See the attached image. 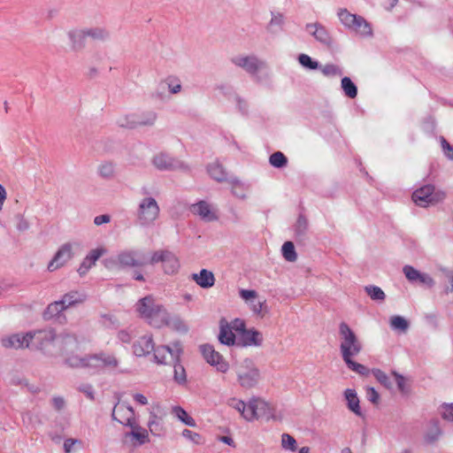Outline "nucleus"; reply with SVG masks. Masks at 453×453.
<instances>
[{
  "mask_svg": "<svg viewBox=\"0 0 453 453\" xmlns=\"http://www.w3.org/2000/svg\"><path fill=\"white\" fill-rule=\"evenodd\" d=\"M30 348L53 355L56 352L67 353L77 348L78 342L74 335L63 334L56 336L52 329L30 332Z\"/></svg>",
  "mask_w": 453,
  "mask_h": 453,
  "instance_id": "obj_1",
  "label": "nucleus"
},
{
  "mask_svg": "<svg viewBox=\"0 0 453 453\" xmlns=\"http://www.w3.org/2000/svg\"><path fill=\"white\" fill-rule=\"evenodd\" d=\"M65 363L71 367H82L95 370L103 368L117 370L119 366V361L117 357L114 354L106 352L86 355L82 357L72 355L66 357Z\"/></svg>",
  "mask_w": 453,
  "mask_h": 453,
  "instance_id": "obj_2",
  "label": "nucleus"
},
{
  "mask_svg": "<svg viewBox=\"0 0 453 453\" xmlns=\"http://www.w3.org/2000/svg\"><path fill=\"white\" fill-rule=\"evenodd\" d=\"M136 311L152 326L162 327L166 321V309L157 303L151 296L140 299L136 303Z\"/></svg>",
  "mask_w": 453,
  "mask_h": 453,
  "instance_id": "obj_3",
  "label": "nucleus"
},
{
  "mask_svg": "<svg viewBox=\"0 0 453 453\" xmlns=\"http://www.w3.org/2000/svg\"><path fill=\"white\" fill-rule=\"evenodd\" d=\"M234 372L239 386L244 389L257 388L262 380L258 366L253 359L249 357L238 362Z\"/></svg>",
  "mask_w": 453,
  "mask_h": 453,
  "instance_id": "obj_4",
  "label": "nucleus"
},
{
  "mask_svg": "<svg viewBox=\"0 0 453 453\" xmlns=\"http://www.w3.org/2000/svg\"><path fill=\"white\" fill-rule=\"evenodd\" d=\"M339 336L340 351L343 361L353 358L361 352L362 343L347 323H340Z\"/></svg>",
  "mask_w": 453,
  "mask_h": 453,
  "instance_id": "obj_5",
  "label": "nucleus"
},
{
  "mask_svg": "<svg viewBox=\"0 0 453 453\" xmlns=\"http://www.w3.org/2000/svg\"><path fill=\"white\" fill-rule=\"evenodd\" d=\"M160 208L155 198L145 196L138 203L136 211L137 224L142 227L154 226L159 218Z\"/></svg>",
  "mask_w": 453,
  "mask_h": 453,
  "instance_id": "obj_6",
  "label": "nucleus"
},
{
  "mask_svg": "<svg viewBox=\"0 0 453 453\" xmlns=\"http://www.w3.org/2000/svg\"><path fill=\"white\" fill-rule=\"evenodd\" d=\"M337 16L346 28L354 31L361 36L372 35L371 26L362 16L350 13L345 8L339 9Z\"/></svg>",
  "mask_w": 453,
  "mask_h": 453,
  "instance_id": "obj_7",
  "label": "nucleus"
},
{
  "mask_svg": "<svg viewBox=\"0 0 453 453\" xmlns=\"http://www.w3.org/2000/svg\"><path fill=\"white\" fill-rule=\"evenodd\" d=\"M446 197L444 191L436 189L434 185L426 184L416 189L412 194L413 202L420 207L434 205Z\"/></svg>",
  "mask_w": 453,
  "mask_h": 453,
  "instance_id": "obj_8",
  "label": "nucleus"
},
{
  "mask_svg": "<svg viewBox=\"0 0 453 453\" xmlns=\"http://www.w3.org/2000/svg\"><path fill=\"white\" fill-rule=\"evenodd\" d=\"M231 62L254 77L257 82H260V77L257 75L258 73L267 66L265 61L258 58L256 55L234 56L231 58Z\"/></svg>",
  "mask_w": 453,
  "mask_h": 453,
  "instance_id": "obj_9",
  "label": "nucleus"
},
{
  "mask_svg": "<svg viewBox=\"0 0 453 453\" xmlns=\"http://www.w3.org/2000/svg\"><path fill=\"white\" fill-rule=\"evenodd\" d=\"M80 247L81 244L77 242H65L62 244L49 263L48 270L50 272H54L63 267L73 257L75 250L80 249Z\"/></svg>",
  "mask_w": 453,
  "mask_h": 453,
  "instance_id": "obj_10",
  "label": "nucleus"
},
{
  "mask_svg": "<svg viewBox=\"0 0 453 453\" xmlns=\"http://www.w3.org/2000/svg\"><path fill=\"white\" fill-rule=\"evenodd\" d=\"M240 297L247 303L250 311L259 318H264L268 313L265 299H259L257 292L252 289H240Z\"/></svg>",
  "mask_w": 453,
  "mask_h": 453,
  "instance_id": "obj_11",
  "label": "nucleus"
},
{
  "mask_svg": "<svg viewBox=\"0 0 453 453\" xmlns=\"http://www.w3.org/2000/svg\"><path fill=\"white\" fill-rule=\"evenodd\" d=\"M247 421H252L260 417H265L267 420L275 419L273 408L261 398H252L250 400V409L247 411Z\"/></svg>",
  "mask_w": 453,
  "mask_h": 453,
  "instance_id": "obj_12",
  "label": "nucleus"
},
{
  "mask_svg": "<svg viewBox=\"0 0 453 453\" xmlns=\"http://www.w3.org/2000/svg\"><path fill=\"white\" fill-rule=\"evenodd\" d=\"M154 358L157 364L167 365L173 362L178 361L180 358L182 349L179 343L173 344V348L169 346L162 345L157 348L154 347Z\"/></svg>",
  "mask_w": 453,
  "mask_h": 453,
  "instance_id": "obj_13",
  "label": "nucleus"
},
{
  "mask_svg": "<svg viewBox=\"0 0 453 453\" xmlns=\"http://www.w3.org/2000/svg\"><path fill=\"white\" fill-rule=\"evenodd\" d=\"M201 352L208 364L215 366L220 372H226L229 369L228 363L224 359L222 355L216 351L210 344L201 346Z\"/></svg>",
  "mask_w": 453,
  "mask_h": 453,
  "instance_id": "obj_14",
  "label": "nucleus"
},
{
  "mask_svg": "<svg viewBox=\"0 0 453 453\" xmlns=\"http://www.w3.org/2000/svg\"><path fill=\"white\" fill-rule=\"evenodd\" d=\"M151 164L159 171H173L184 167V164L179 159L165 152H159L151 158Z\"/></svg>",
  "mask_w": 453,
  "mask_h": 453,
  "instance_id": "obj_15",
  "label": "nucleus"
},
{
  "mask_svg": "<svg viewBox=\"0 0 453 453\" xmlns=\"http://www.w3.org/2000/svg\"><path fill=\"white\" fill-rule=\"evenodd\" d=\"M112 418L126 426H133L136 423L134 409L126 404H116L112 411Z\"/></svg>",
  "mask_w": 453,
  "mask_h": 453,
  "instance_id": "obj_16",
  "label": "nucleus"
},
{
  "mask_svg": "<svg viewBox=\"0 0 453 453\" xmlns=\"http://www.w3.org/2000/svg\"><path fill=\"white\" fill-rule=\"evenodd\" d=\"M306 31L312 35L315 40L326 46H331L334 42L333 37L325 26L319 22L309 23L305 26Z\"/></svg>",
  "mask_w": 453,
  "mask_h": 453,
  "instance_id": "obj_17",
  "label": "nucleus"
},
{
  "mask_svg": "<svg viewBox=\"0 0 453 453\" xmlns=\"http://www.w3.org/2000/svg\"><path fill=\"white\" fill-rule=\"evenodd\" d=\"M190 211L205 222H211L218 219L216 210L206 201H199L191 204Z\"/></svg>",
  "mask_w": 453,
  "mask_h": 453,
  "instance_id": "obj_18",
  "label": "nucleus"
},
{
  "mask_svg": "<svg viewBox=\"0 0 453 453\" xmlns=\"http://www.w3.org/2000/svg\"><path fill=\"white\" fill-rule=\"evenodd\" d=\"M403 272L411 283H418L428 288L434 285V280L429 274L420 273L411 265H404Z\"/></svg>",
  "mask_w": 453,
  "mask_h": 453,
  "instance_id": "obj_19",
  "label": "nucleus"
},
{
  "mask_svg": "<svg viewBox=\"0 0 453 453\" xmlns=\"http://www.w3.org/2000/svg\"><path fill=\"white\" fill-rule=\"evenodd\" d=\"M118 263L124 267H136L146 265L141 258V252L138 250H125L120 252L117 257Z\"/></svg>",
  "mask_w": 453,
  "mask_h": 453,
  "instance_id": "obj_20",
  "label": "nucleus"
},
{
  "mask_svg": "<svg viewBox=\"0 0 453 453\" xmlns=\"http://www.w3.org/2000/svg\"><path fill=\"white\" fill-rule=\"evenodd\" d=\"M263 341V335L259 331L254 328L245 329L241 334H239L237 344L242 347H259L262 345Z\"/></svg>",
  "mask_w": 453,
  "mask_h": 453,
  "instance_id": "obj_21",
  "label": "nucleus"
},
{
  "mask_svg": "<svg viewBox=\"0 0 453 453\" xmlns=\"http://www.w3.org/2000/svg\"><path fill=\"white\" fill-rule=\"evenodd\" d=\"M105 253L106 249L104 247L91 250L80 265V267L77 270L78 273L81 276L85 275L89 269L96 265V262Z\"/></svg>",
  "mask_w": 453,
  "mask_h": 453,
  "instance_id": "obj_22",
  "label": "nucleus"
},
{
  "mask_svg": "<svg viewBox=\"0 0 453 453\" xmlns=\"http://www.w3.org/2000/svg\"><path fill=\"white\" fill-rule=\"evenodd\" d=\"M154 345L152 335L145 334L134 342L133 352L136 357H145L152 352Z\"/></svg>",
  "mask_w": 453,
  "mask_h": 453,
  "instance_id": "obj_23",
  "label": "nucleus"
},
{
  "mask_svg": "<svg viewBox=\"0 0 453 453\" xmlns=\"http://www.w3.org/2000/svg\"><path fill=\"white\" fill-rule=\"evenodd\" d=\"M30 332L26 334H14L2 340L3 346L5 348H30Z\"/></svg>",
  "mask_w": 453,
  "mask_h": 453,
  "instance_id": "obj_24",
  "label": "nucleus"
},
{
  "mask_svg": "<svg viewBox=\"0 0 453 453\" xmlns=\"http://www.w3.org/2000/svg\"><path fill=\"white\" fill-rule=\"evenodd\" d=\"M132 431L126 434V437H129L134 441V446H142L150 441L149 432L134 423V426H130Z\"/></svg>",
  "mask_w": 453,
  "mask_h": 453,
  "instance_id": "obj_25",
  "label": "nucleus"
},
{
  "mask_svg": "<svg viewBox=\"0 0 453 453\" xmlns=\"http://www.w3.org/2000/svg\"><path fill=\"white\" fill-rule=\"evenodd\" d=\"M191 279L203 288H211L215 284L213 273L207 269H202L198 273H193Z\"/></svg>",
  "mask_w": 453,
  "mask_h": 453,
  "instance_id": "obj_26",
  "label": "nucleus"
},
{
  "mask_svg": "<svg viewBox=\"0 0 453 453\" xmlns=\"http://www.w3.org/2000/svg\"><path fill=\"white\" fill-rule=\"evenodd\" d=\"M218 338L220 343L226 346H233L236 342V337L234 331L230 327L229 324L223 319L220 321L219 334Z\"/></svg>",
  "mask_w": 453,
  "mask_h": 453,
  "instance_id": "obj_27",
  "label": "nucleus"
},
{
  "mask_svg": "<svg viewBox=\"0 0 453 453\" xmlns=\"http://www.w3.org/2000/svg\"><path fill=\"white\" fill-rule=\"evenodd\" d=\"M207 172L209 175L218 182H225L230 180L227 178L226 169L218 160L207 165Z\"/></svg>",
  "mask_w": 453,
  "mask_h": 453,
  "instance_id": "obj_28",
  "label": "nucleus"
},
{
  "mask_svg": "<svg viewBox=\"0 0 453 453\" xmlns=\"http://www.w3.org/2000/svg\"><path fill=\"white\" fill-rule=\"evenodd\" d=\"M68 38L71 42L72 48L74 50L84 48L86 39L88 38L86 34V28L73 29L68 32Z\"/></svg>",
  "mask_w": 453,
  "mask_h": 453,
  "instance_id": "obj_29",
  "label": "nucleus"
},
{
  "mask_svg": "<svg viewBox=\"0 0 453 453\" xmlns=\"http://www.w3.org/2000/svg\"><path fill=\"white\" fill-rule=\"evenodd\" d=\"M442 435V430L437 420H432L425 433L424 440L427 444H434Z\"/></svg>",
  "mask_w": 453,
  "mask_h": 453,
  "instance_id": "obj_30",
  "label": "nucleus"
},
{
  "mask_svg": "<svg viewBox=\"0 0 453 453\" xmlns=\"http://www.w3.org/2000/svg\"><path fill=\"white\" fill-rule=\"evenodd\" d=\"M344 397L347 401V406L349 411L355 413L357 416H362V411L359 405V398L355 389L347 388L344 391Z\"/></svg>",
  "mask_w": 453,
  "mask_h": 453,
  "instance_id": "obj_31",
  "label": "nucleus"
},
{
  "mask_svg": "<svg viewBox=\"0 0 453 453\" xmlns=\"http://www.w3.org/2000/svg\"><path fill=\"white\" fill-rule=\"evenodd\" d=\"M87 296L84 293L79 291H70L65 294L60 299L65 309L82 303L86 300Z\"/></svg>",
  "mask_w": 453,
  "mask_h": 453,
  "instance_id": "obj_32",
  "label": "nucleus"
},
{
  "mask_svg": "<svg viewBox=\"0 0 453 453\" xmlns=\"http://www.w3.org/2000/svg\"><path fill=\"white\" fill-rule=\"evenodd\" d=\"M66 310L63 304V302L61 300L55 301L51 303H50L45 310L43 313V317L45 319H58L60 322L61 319H65L64 317H62L61 313Z\"/></svg>",
  "mask_w": 453,
  "mask_h": 453,
  "instance_id": "obj_33",
  "label": "nucleus"
},
{
  "mask_svg": "<svg viewBox=\"0 0 453 453\" xmlns=\"http://www.w3.org/2000/svg\"><path fill=\"white\" fill-rule=\"evenodd\" d=\"M162 267L166 274H174L180 268V262L177 257L172 252L168 251L163 263Z\"/></svg>",
  "mask_w": 453,
  "mask_h": 453,
  "instance_id": "obj_34",
  "label": "nucleus"
},
{
  "mask_svg": "<svg viewBox=\"0 0 453 453\" xmlns=\"http://www.w3.org/2000/svg\"><path fill=\"white\" fill-rule=\"evenodd\" d=\"M165 320L166 321L164 322V326H167L179 333H187L188 331V325L179 316H171L167 312V318Z\"/></svg>",
  "mask_w": 453,
  "mask_h": 453,
  "instance_id": "obj_35",
  "label": "nucleus"
},
{
  "mask_svg": "<svg viewBox=\"0 0 453 453\" xmlns=\"http://www.w3.org/2000/svg\"><path fill=\"white\" fill-rule=\"evenodd\" d=\"M228 182L231 184L232 194L242 200L246 199L248 187L236 178H231Z\"/></svg>",
  "mask_w": 453,
  "mask_h": 453,
  "instance_id": "obj_36",
  "label": "nucleus"
},
{
  "mask_svg": "<svg viewBox=\"0 0 453 453\" xmlns=\"http://www.w3.org/2000/svg\"><path fill=\"white\" fill-rule=\"evenodd\" d=\"M138 127H151L155 124L157 115L153 111L136 112Z\"/></svg>",
  "mask_w": 453,
  "mask_h": 453,
  "instance_id": "obj_37",
  "label": "nucleus"
},
{
  "mask_svg": "<svg viewBox=\"0 0 453 453\" xmlns=\"http://www.w3.org/2000/svg\"><path fill=\"white\" fill-rule=\"evenodd\" d=\"M87 36L93 41L104 42L109 39V32L101 27H94L86 28Z\"/></svg>",
  "mask_w": 453,
  "mask_h": 453,
  "instance_id": "obj_38",
  "label": "nucleus"
},
{
  "mask_svg": "<svg viewBox=\"0 0 453 453\" xmlns=\"http://www.w3.org/2000/svg\"><path fill=\"white\" fill-rule=\"evenodd\" d=\"M173 414L186 426L195 427L196 423L195 419L180 406H174L172 410Z\"/></svg>",
  "mask_w": 453,
  "mask_h": 453,
  "instance_id": "obj_39",
  "label": "nucleus"
},
{
  "mask_svg": "<svg viewBox=\"0 0 453 453\" xmlns=\"http://www.w3.org/2000/svg\"><path fill=\"white\" fill-rule=\"evenodd\" d=\"M137 117L136 112L127 113L123 116H120L118 120L117 124L125 128L134 129L138 127L137 125Z\"/></svg>",
  "mask_w": 453,
  "mask_h": 453,
  "instance_id": "obj_40",
  "label": "nucleus"
},
{
  "mask_svg": "<svg viewBox=\"0 0 453 453\" xmlns=\"http://www.w3.org/2000/svg\"><path fill=\"white\" fill-rule=\"evenodd\" d=\"M97 173L103 179H112L115 175V165L111 162H103L98 165Z\"/></svg>",
  "mask_w": 453,
  "mask_h": 453,
  "instance_id": "obj_41",
  "label": "nucleus"
},
{
  "mask_svg": "<svg viewBox=\"0 0 453 453\" xmlns=\"http://www.w3.org/2000/svg\"><path fill=\"white\" fill-rule=\"evenodd\" d=\"M342 88L346 96L353 99L357 96V88L349 77H343L341 81Z\"/></svg>",
  "mask_w": 453,
  "mask_h": 453,
  "instance_id": "obj_42",
  "label": "nucleus"
},
{
  "mask_svg": "<svg viewBox=\"0 0 453 453\" xmlns=\"http://www.w3.org/2000/svg\"><path fill=\"white\" fill-rule=\"evenodd\" d=\"M365 291L373 301L383 302L386 298L384 291L380 287L369 285L365 287Z\"/></svg>",
  "mask_w": 453,
  "mask_h": 453,
  "instance_id": "obj_43",
  "label": "nucleus"
},
{
  "mask_svg": "<svg viewBox=\"0 0 453 453\" xmlns=\"http://www.w3.org/2000/svg\"><path fill=\"white\" fill-rule=\"evenodd\" d=\"M282 255L284 258L288 262H295L297 258L295 246L291 242H286L281 248Z\"/></svg>",
  "mask_w": 453,
  "mask_h": 453,
  "instance_id": "obj_44",
  "label": "nucleus"
},
{
  "mask_svg": "<svg viewBox=\"0 0 453 453\" xmlns=\"http://www.w3.org/2000/svg\"><path fill=\"white\" fill-rule=\"evenodd\" d=\"M390 326L394 330L405 332L409 327V323L403 317L395 315L390 319Z\"/></svg>",
  "mask_w": 453,
  "mask_h": 453,
  "instance_id": "obj_45",
  "label": "nucleus"
},
{
  "mask_svg": "<svg viewBox=\"0 0 453 453\" xmlns=\"http://www.w3.org/2000/svg\"><path fill=\"white\" fill-rule=\"evenodd\" d=\"M269 163L276 168H282L287 165L288 159L286 156L280 152L277 151L273 153L269 157Z\"/></svg>",
  "mask_w": 453,
  "mask_h": 453,
  "instance_id": "obj_46",
  "label": "nucleus"
},
{
  "mask_svg": "<svg viewBox=\"0 0 453 453\" xmlns=\"http://www.w3.org/2000/svg\"><path fill=\"white\" fill-rule=\"evenodd\" d=\"M228 405L241 412L242 416L247 420V411L250 409V402L245 403L243 401L232 398L228 401Z\"/></svg>",
  "mask_w": 453,
  "mask_h": 453,
  "instance_id": "obj_47",
  "label": "nucleus"
},
{
  "mask_svg": "<svg viewBox=\"0 0 453 453\" xmlns=\"http://www.w3.org/2000/svg\"><path fill=\"white\" fill-rule=\"evenodd\" d=\"M148 428L150 433L154 436H162L165 432V427L163 420L161 421H148Z\"/></svg>",
  "mask_w": 453,
  "mask_h": 453,
  "instance_id": "obj_48",
  "label": "nucleus"
},
{
  "mask_svg": "<svg viewBox=\"0 0 453 453\" xmlns=\"http://www.w3.org/2000/svg\"><path fill=\"white\" fill-rule=\"evenodd\" d=\"M298 62L299 64L310 70H316L319 68V62L313 60L309 55L307 54H300L298 56Z\"/></svg>",
  "mask_w": 453,
  "mask_h": 453,
  "instance_id": "obj_49",
  "label": "nucleus"
},
{
  "mask_svg": "<svg viewBox=\"0 0 453 453\" xmlns=\"http://www.w3.org/2000/svg\"><path fill=\"white\" fill-rule=\"evenodd\" d=\"M172 364H173L174 368V380L180 384L186 382V372L184 367L180 364V358L178 361L173 362Z\"/></svg>",
  "mask_w": 453,
  "mask_h": 453,
  "instance_id": "obj_50",
  "label": "nucleus"
},
{
  "mask_svg": "<svg viewBox=\"0 0 453 453\" xmlns=\"http://www.w3.org/2000/svg\"><path fill=\"white\" fill-rule=\"evenodd\" d=\"M439 412L444 420L453 422V403H442L439 408Z\"/></svg>",
  "mask_w": 453,
  "mask_h": 453,
  "instance_id": "obj_51",
  "label": "nucleus"
},
{
  "mask_svg": "<svg viewBox=\"0 0 453 453\" xmlns=\"http://www.w3.org/2000/svg\"><path fill=\"white\" fill-rule=\"evenodd\" d=\"M281 447L286 450L296 451V441L288 434H283L281 435Z\"/></svg>",
  "mask_w": 453,
  "mask_h": 453,
  "instance_id": "obj_52",
  "label": "nucleus"
},
{
  "mask_svg": "<svg viewBox=\"0 0 453 453\" xmlns=\"http://www.w3.org/2000/svg\"><path fill=\"white\" fill-rule=\"evenodd\" d=\"M344 362L349 369L358 374L365 375L368 373V369L364 365L355 362L353 358H348Z\"/></svg>",
  "mask_w": 453,
  "mask_h": 453,
  "instance_id": "obj_53",
  "label": "nucleus"
},
{
  "mask_svg": "<svg viewBox=\"0 0 453 453\" xmlns=\"http://www.w3.org/2000/svg\"><path fill=\"white\" fill-rule=\"evenodd\" d=\"M321 72L325 76L334 77L342 74V69L334 64H327L321 68Z\"/></svg>",
  "mask_w": 453,
  "mask_h": 453,
  "instance_id": "obj_54",
  "label": "nucleus"
},
{
  "mask_svg": "<svg viewBox=\"0 0 453 453\" xmlns=\"http://www.w3.org/2000/svg\"><path fill=\"white\" fill-rule=\"evenodd\" d=\"M372 372L375 379L385 388H390L392 387L389 377L383 371L380 369H373Z\"/></svg>",
  "mask_w": 453,
  "mask_h": 453,
  "instance_id": "obj_55",
  "label": "nucleus"
},
{
  "mask_svg": "<svg viewBox=\"0 0 453 453\" xmlns=\"http://www.w3.org/2000/svg\"><path fill=\"white\" fill-rule=\"evenodd\" d=\"M168 251V250H156L151 254L149 261H145V263L152 265L158 263L162 264Z\"/></svg>",
  "mask_w": 453,
  "mask_h": 453,
  "instance_id": "obj_56",
  "label": "nucleus"
},
{
  "mask_svg": "<svg viewBox=\"0 0 453 453\" xmlns=\"http://www.w3.org/2000/svg\"><path fill=\"white\" fill-rule=\"evenodd\" d=\"M182 436L197 445L203 444L204 442V440L200 434L188 429H184L182 431Z\"/></svg>",
  "mask_w": 453,
  "mask_h": 453,
  "instance_id": "obj_57",
  "label": "nucleus"
},
{
  "mask_svg": "<svg viewBox=\"0 0 453 453\" xmlns=\"http://www.w3.org/2000/svg\"><path fill=\"white\" fill-rule=\"evenodd\" d=\"M78 390L83 393L89 400L95 399V392L92 385L88 383L81 384L78 387Z\"/></svg>",
  "mask_w": 453,
  "mask_h": 453,
  "instance_id": "obj_58",
  "label": "nucleus"
},
{
  "mask_svg": "<svg viewBox=\"0 0 453 453\" xmlns=\"http://www.w3.org/2000/svg\"><path fill=\"white\" fill-rule=\"evenodd\" d=\"M441 144L445 157L453 161V146H451L444 137H441Z\"/></svg>",
  "mask_w": 453,
  "mask_h": 453,
  "instance_id": "obj_59",
  "label": "nucleus"
},
{
  "mask_svg": "<svg viewBox=\"0 0 453 453\" xmlns=\"http://www.w3.org/2000/svg\"><path fill=\"white\" fill-rule=\"evenodd\" d=\"M161 414V407L156 404L150 410V417L148 421H161L163 420Z\"/></svg>",
  "mask_w": 453,
  "mask_h": 453,
  "instance_id": "obj_60",
  "label": "nucleus"
},
{
  "mask_svg": "<svg viewBox=\"0 0 453 453\" xmlns=\"http://www.w3.org/2000/svg\"><path fill=\"white\" fill-rule=\"evenodd\" d=\"M307 229V220L303 216H299L296 225V232L299 235L305 234Z\"/></svg>",
  "mask_w": 453,
  "mask_h": 453,
  "instance_id": "obj_61",
  "label": "nucleus"
},
{
  "mask_svg": "<svg viewBox=\"0 0 453 453\" xmlns=\"http://www.w3.org/2000/svg\"><path fill=\"white\" fill-rule=\"evenodd\" d=\"M82 441L77 439H66L64 441V450L65 453H71L74 449L75 445L81 446Z\"/></svg>",
  "mask_w": 453,
  "mask_h": 453,
  "instance_id": "obj_62",
  "label": "nucleus"
},
{
  "mask_svg": "<svg viewBox=\"0 0 453 453\" xmlns=\"http://www.w3.org/2000/svg\"><path fill=\"white\" fill-rule=\"evenodd\" d=\"M16 227L19 231L24 232L29 228L28 221L24 218L23 215L18 214L16 216Z\"/></svg>",
  "mask_w": 453,
  "mask_h": 453,
  "instance_id": "obj_63",
  "label": "nucleus"
},
{
  "mask_svg": "<svg viewBox=\"0 0 453 453\" xmlns=\"http://www.w3.org/2000/svg\"><path fill=\"white\" fill-rule=\"evenodd\" d=\"M167 85L168 89L172 94H177L181 90V84L177 80L168 79Z\"/></svg>",
  "mask_w": 453,
  "mask_h": 453,
  "instance_id": "obj_64",
  "label": "nucleus"
}]
</instances>
